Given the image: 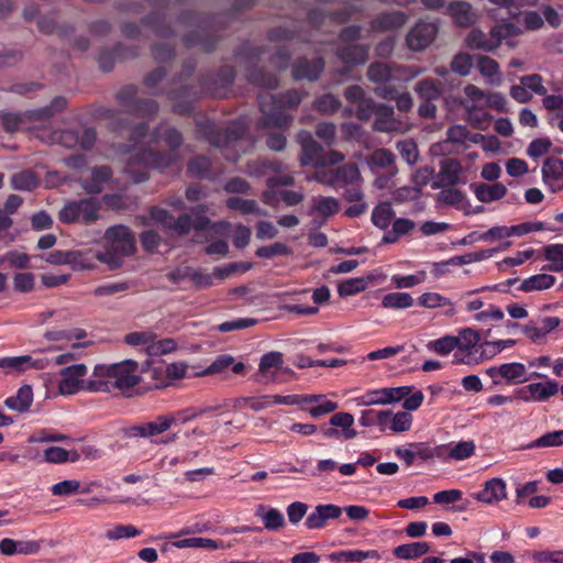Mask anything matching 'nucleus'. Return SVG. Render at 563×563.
<instances>
[{
  "label": "nucleus",
  "instance_id": "1",
  "mask_svg": "<svg viewBox=\"0 0 563 563\" xmlns=\"http://www.w3.org/2000/svg\"><path fill=\"white\" fill-rule=\"evenodd\" d=\"M153 141L158 143L163 141L169 152H159L152 148H141L132 155L125 166V173L135 184L144 183L148 179V169H165L175 164L177 161V151L184 142L183 134L173 126H165L161 123L152 133Z\"/></svg>",
  "mask_w": 563,
  "mask_h": 563
},
{
  "label": "nucleus",
  "instance_id": "2",
  "mask_svg": "<svg viewBox=\"0 0 563 563\" xmlns=\"http://www.w3.org/2000/svg\"><path fill=\"white\" fill-rule=\"evenodd\" d=\"M140 364L123 360L111 364H98L89 377L86 391L132 396V390L141 383Z\"/></svg>",
  "mask_w": 563,
  "mask_h": 563
},
{
  "label": "nucleus",
  "instance_id": "3",
  "mask_svg": "<svg viewBox=\"0 0 563 563\" xmlns=\"http://www.w3.org/2000/svg\"><path fill=\"white\" fill-rule=\"evenodd\" d=\"M234 13L203 14L194 11H185L178 22L187 27H191L184 37L183 43L187 48L198 47L205 53H211L216 49L222 37L221 31Z\"/></svg>",
  "mask_w": 563,
  "mask_h": 563
},
{
  "label": "nucleus",
  "instance_id": "4",
  "mask_svg": "<svg viewBox=\"0 0 563 563\" xmlns=\"http://www.w3.org/2000/svg\"><path fill=\"white\" fill-rule=\"evenodd\" d=\"M302 100V92L298 89H288L279 95L261 93L258 108L262 113L261 125L264 128L286 129L292 121V115L286 109H296Z\"/></svg>",
  "mask_w": 563,
  "mask_h": 563
},
{
  "label": "nucleus",
  "instance_id": "5",
  "mask_svg": "<svg viewBox=\"0 0 563 563\" xmlns=\"http://www.w3.org/2000/svg\"><path fill=\"white\" fill-rule=\"evenodd\" d=\"M245 133L246 128L240 122H232L225 129H221L210 120L196 122L197 139L205 140L211 146L221 148L225 159L231 162H236L240 157L236 146Z\"/></svg>",
  "mask_w": 563,
  "mask_h": 563
},
{
  "label": "nucleus",
  "instance_id": "6",
  "mask_svg": "<svg viewBox=\"0 0 563 563\" xmlns=\"http://www.w3.org/2000/svg\"><path fill=\"white\" fill-rule=\"evenodd\" d=\"M265 52V46H255L244 41L234 49V57L245 65L246 78L250 84L273 90L279 85L278 77L267 71L265 68L257 66Z\"/></svg>",
  "mask_w": 563,
  "mask_h": 563
},
{
  "label": "nucleus",
  "instance_id": "7",
  "mask_svg": "<svg viewBox=\"0 0 563 563\" xmlns=\"http://www.w3.org/2000/svg\"><path fill=\"white\" fill-rule=\"evenodd\" d=\"M66 107L67 99L63 96H57L49 104L38 109L26 110L23 112L1 111L0 120L3 130L8 133H13L30 123L47 121L57 113L63 112Z\"/></svg>",
  "mask_w": 563,
  "mask_h": 563
},
{
  "label": "nucleus",
  "instance_id": "8",
  "mask_svg": "<svg viewBox=\"0 0 563 563\" xmlns=\"http://www.w3.org/2000/svg\"><path fill=\"white\" fill-rule=\"evenodd\" d=\"M108 251L98 254V260L113 265L120 264V257L130 256L135 251V239L132 231L118 224L110 227L104 232Z\"/></svg>",
  "mask_w": 563,
  "mask_h": 563
},
{
  "label": "nucleus",
  "instance_id": "9",
  "mask_svg": "<svg viewBox=\"0 0 563 563\" xmlns=\"http://www.w3.org/2000/svg\"><path fill=\"white\" fill-rule=\"evenodd\" d=\"M402 67L385 62H374L367 68V78L376 84L374 93L380 99L391 100L397 96V84L401 80Z\"/></svg>",
  "mask_w": 563,
  "mask_h": 563
},
{
  "label": "nucleus",
  "instance_id": "10",
  "mask_svg": "<svg viewBox=\"0 0 563 563\" xmlns=\"http://www.w3.org/2000/svg\"><path fill=\"white\" fill-rule=\"evenodd\" d=\"M139 87L130 84L121 87L115 93L117 102L124 109V112L143 120H153L159 110V104L151 98H140Z\"/></svg>",
  "mask_w": 563,
  "mask_h": 563
},
{
  "label": "nucleus",
  "instance_id": "11",
  "mask_svg": "<svg viewBox=\"0 0 563 563\" xmlns=\"http://www.w3.org/2000/svg\"><path fill=\"white\" fill-rule=\"evenodd\" d=\"M100 208V201L93 197L71 200L60 209L58 218L66 224L80 222L89 225L99 219Z\"/></svg>",
  "mask_w": 563,
  "mask_h": 563
},
{
  "label": "nucleus",
  "instance_id": "12",
  "mask_svg": "<svg viewBox=\"0 0 563 563\" xmlns=\"http://www.w3.org/2000/svg\"><path fill=\"white\" fill-rule=\"evenodd\" d=\"M233 66L223 65L217 71H208L199 77L201 92L205 96L224 98L235 78Z\"/></svg>",
  "mask_w": 563,
  "mask_h": 563
},
{
  "label": "nucleus",
  "instance_id": "13",
  "mask_svg": "<svg viewBox=\"0 0 563 563\" xmlns=\"http://www.w3.org/2000/svg\"><path fill=\"white\" fill-rule=\"evenodd\" d=\"M165 95L173 102V112L179 115L191 114L195 110V103L205 96L200 86L196 88L191 85L169 89Z\"/></svg>",
  "mask_w": 563,
  "mask_h": 563
},
{
  "label": "nucleus",
  "instance_id": "14",
  "mask_svg": "<svg viewBox=\"0 0 563 563\" xmlns=\"http://www.w3.org/2000/svg\"><path fill=\"white\" fill-rule=\"evenodd\" d=\"M455 339L460 342L457 351L453 355V363L471 364L473 361L478 362V360L474 357V354L478 353V346L481 344L479 332L471 328H465L459 332V335H455Z\"/></svg>",
  "mask_w": 563,
  "mask_h": 563
},
{
  "label": "nucleus",
  "instance_id": "15",
  "mask_svg": "<svg viewBox=\"0 0 563 563\" xmlns=\"http://www.w3.org/2000/svg\"><path fill=\"white\" fill-rule=\"evenodd\" d=\"M526 366L522 363L512 362L504 363L499 366H490L485 369V374L492 378L494 386H498L505 382L507 385H514L527 382Z\"/></svg>",
  "mask_w": 563,
  "mask_h": 563
},
{
  "label": "nucleus",
  "instance_id": "16",
  "mask_svg": "<svg viewBox=\"0 0 563 563\" xmlns=\"http://www.w3.org/2000/svg\"><path fill=\"white\" fill-rule=\"evenodd\" d=\"M410 391V386L372 389L354 398V401L357 406L387 405L401 400Z\"/></svg>",
  "mask_w": 563,
  "mask_h": 563
},
{
  "label": "nucleus",
  "instance_id": "17",
  "mask_svg": "<svg viewBox=\"0 0 563 563\" xmlns=\"http://www.w3.org/2000/svg\"><path fill=\"white\" fill-rule=\"evenodd\" d=\"M88 369L82 363L69 365L60 369V379L58 382V390L62 395H74L79 390H86L88 379H82Z\"/></svg>",
  "mask_w": 563,
  "mask_h": 563
},
{
  "label": "nucleus",
  "instance_id": "18",
  "mask_svg": "<svg viewBox=\"0 0 563 563\" xmlns=\"http://www.w3.org/2000/svg\"><path fill=\"white\" fill-rule=\"evenodd\" d=\"M439 27L433 22L418 21L408 32L406 43L409 49L421 52L435 40Z\"/></svg>",
  "mask_w": 563,
  "mask_h": 563
},
{
  "label": "nucleus",
  "instance_id": "19",
  "mask_svg": "<svg viewBox=\"0 0 563 563\" xmlns=\"http://www.w3.org/2000/svg\"><path fill=\"white\" fill-rule=\"evenodd\" d=\"M325 68V60L322 56L308 58L307 56L297 57L291 64V76L295 80L317 81Z\"/></svg>",
  "mask_w": 563,
  "mask_h": 563
},
{
  "label": "nucleus",
  "instance_id": "20",
  "mask_svg": "<svg viewBox=\"0 0 563 563\" xmlns=\"http://www.w3.org/2000/svg\"><path fill=\"white\" fill-rule=\"evenodd\" d=\"M336 57L342 62V74H349L356 66L364 65L368 60L369 46L366 44H349L335 49Z\"/></svg>",
  "mask_w": 563,
  "mask_h": 563
},
{
  "label": "nucleus",
  "instance_id": "21",
  "mask_svg": "<svg viewBox=\"0 0 563 563\" xmlns=\"http://www.w3.org/2000/svg\"><path fill=\"white\" fill-rule=\"evenodd\" d=\"M343 509L334 504H320L307 516L305 526L309 530H320L327 527L331 520L339 519Z\"/></svg>",
  "mask_w": 563,
  "mask_h": 563
},
{
  "label": "nucleus",
  "instance_id": "22",
  "mask_svg": "<svg viewBox=\"0 0 563 563\" xmlns=\"http://www.w3.org/2000/svg\"><path fill=\"white\" fill-rule=\"evenodd\" d=\"M139 54V46L118 43L112 48L100 52L98 64L102 71H111L117 59L135 58Z\"/></svg>",
  "mask_w": 563,
  "mask_h": 563
},
{
  "label": "nucleus",
  "instance_id": "23",
  "mask_svg": "<svg viewBox=\"0 0 563 563\" xmlns=\"http://www.w3.org/2000/svg\"><path fill=\"white\" fill-rule=\"evenodd\" d=\"M173 420L166 418L165 415H159L153 421L141 422L139 424L131 426L126 430L129 438H146L152 439L161 435L170 429V422Z\"/></svg>",
  "mask_w": 563,
  "mask_h": 563
},
{
  "label": "nucleus",
  "instance_id": "24",
  "mask_svg": "<svg viewBox=\"0 0 563 563\" xmlns=\"http://www.w3.org/2000/svg\"><path fill=\"white\" fill-rule=\"evenodd\" d=\"M355 12L356 9L352 5H347L343 9L331 12H324L320 9H312L308 12L307 21L312 29L319 30L328 19L334 23L343 24L346 23Z\"/></svg>",
  "mask_w": 563,
  "mask_h": 563
},
{
  "label": "nucleus",
  "instance_id": "25",
  "mask_svg": "<svg viewBox=\"0 0 563 563\" xmlns=\"http://www.w3.org/2000/svg\"><path fill=\"white\" fill-rule=\"evenodd\" d=\"M297 140L301 146L300 163L302 166H318L322 156L323 147L313 139L308 131H300Z\"/></svg>",
  "mask_w": 563,
  "mask_h": 563
},
{
  "label": "nucleus",
  "instance_id": "26",
  "mask_svg": "<svg viewBox=\"0 0 563 563\" xmlns=\"http://www.w3.org/2000/svg\"><path fill=\"white\" fill-rule=\"evenodd\" d=\"M559 393V384L553 379L545 383H532L519 390V396L525 401H547Z\"/></svg>",
  "mask_w": 563,
  "mask_h": 563
},
{
  "label": "nucleus",
  "instance_id": "27",
  "mask_svg": "<svg viewBox=\"0 0 563 563\" xmlns=\"http://www.w3.org/2000/svg\"><path fill=\"white\" fill-rule=\"evenodd\" d=\"M462 174V165L455 158H445L441 162L440 172L437 179L432 183V188H444L446 186L453 187L460 183Z\"/></svg>",
  "mask_w": 563,
  "mask_h": 563
},
{
  "label": "nucleus",
  "instance_id": "28",
  "mask_svg": "<svg viewBox=\"0 0 563 563\" xmlns=\"http://www.w3.org/2000/svg\"><path fill=\"white\" fill-rule=\"evenodd\" d=\"M46 365L47 361L31 355L0 357V368L7 373H21L27 368L43 369Z\"/></svg>",
  "mask_w": 563,
  "mask_h": 563
},
{
  "label": "nucleus",
  "instance_id": "29",
  "mask_svg": "<svg viewBox=\"0 0 563 563\" xmlns=\"http://www.w3.org/2000/svg\"><path fill=\"white\" fill-rule=\"evenodd\" d=\"M507 496L506 483L499 477H494L485 482L483 489L473 493L472 497L485 504H495Z\"/></svg>",
  "mask_w": 563,
  "mask_h": 563
},
{
  "label": "nucleus",
  "instance_id": "30",
  "mask_svg": "<svg viewBox=\"0 0 563 563\" xmlns=\"http://www.w3.org/2000/svg\"><path fill=\"white\" fill-rule=\"evenodd\" d=\"M407 19L401 11L383 12L371 21V29L374 32L395 31L404 26Z\"/></svg>",
  "mask_w": 563,
  "mask_h": 563
},
{
  "label": "nucleus",
  "instance_id": "31",
  "mask_svg": "<svg viewBox=\"0 0 563 563\" xmlns=\"http://www.w3.org/2000/svg\"><path fill=\"white\" fill-rule=\"evenodd\" d=\"M446 13L454 23L461 27L472 26L476 21L471 3L466 1H452L446 5Z\"/></svg>",
  "mask_w": 563,
  "mask_h": 563
},
{
  "label": "nucleus",
  "instance_id": "32",
  "mask_svg": "<svg viewBox=\"0 0 563 563\" xmlns=\"http://www.w3.org/2000/svg\"><path fill=\"white\" fill-rule=\"evenodd\" d=\"M400 122L395 118L393 106L379 103L373 123L374 131L377 132H394L398 130Z\"/></svg>",
  "mask_w": 563,
  "mask_h": 563
},
{
  "label": "nucleus",
  "instance_id": "33",
  "mask_svg": "<svg viewBox=\"0 0 563 563\" xmlns=\"http://www.w3.org/2000/svg\"><path fill=\"white\" fill-rule=\"evenodd\" d=\"M542 179L545 185L550 186L553 191L561 189L555 188V184L563 179V159L556 157H547L542 165Z\"/></svg>",
  "mask_w": 563,
  "mask_h": 563
},
{
  "label": "nucleus",
  "instance_id": "34",
  "mask_svg": "<svg viewBox=\"0 0 563 563\" xmlns=\"http://www.w3.org/2000/svg\"><path fill=\"white\" fill-rule=\"evenodd\" d=\"M362 177L355 163H346L334 168V189L339 190L350 185L361 183Z\"/></svg>",
  "mask_w": 563,
  "mask_h": 563
},
{
  "label": "nucleus",
  "instance_id": "35",
  "mask_svg": "<svg viewBox=\"0 0 563 563\" xmlns=\"http://www.w3.org/2000/svg\"><path fill=\"white\" fill-rule=\"evenodd\" d=\"M439 448L443 449L440 460H455L462 461L472 456L475 452V444L473 441H461L457 443L441 444Z\"/></svg>",
  "mask_w": 563,
  "mask_h": 563
},
{
  "label": "nucleus",
  "instance_id": "36",
  "mask_svg": "<svg viewBox=\"0 0 563 563\" xmlns=\"http://www.w3.org/2000/svg\"><path fill=\"white\" fill-rule=\"evenodd\" d=\"M112 177V169L107 165L96 166L91 170L90 179L86 180L82 188L88 194H99L102 191L104 184Z\"/></svg>",
  "mask_w": 563,
  "mask_h": 563
},
{
  "label": "nucleus",
  "instance_id": "37",
  "mask_svg": "<svg viewBox=\"0 0 563 563\" xmlns=\"http://www.w3.org/2000/svg\"><path fill=\"white\" fill-rule=\"evenodd\" d=\"M476 198L484 203H489L501 199L507 194V188L501 183L488 184H476L472 186Z\"/></svg>",
  "mask_w": 563,
  "mask_h": 563
},
{
  "label": "nucleus",
  "instance_id": "38",
  "mask_svg": "<svg viewBox=\"0 0 563 563\" xmlns=\"http://www.w3.org/2000/svg\"><path fill=\"white\" fill-rule=\"evenodd\" d=\"M33 402V389L30 385L21 386L14 396L8 397L4 405L14 411L25 412Z\"/></svg>",
  "mask_w": 563,
  "mask_h": 563
},
{
  "label": "nucleus",
  "instance_id": "39",
  "mask_svg": "<svg viewBox=\"0 0 563 563\" xmlns=\"http://www.w3.org/2000/svg\"><path fill=\"white\" fill-rule=\"evenodd\" d=\"M415 227V221L407 218H397L393 221L391 230L386 231L383 235L382 243L395 244L401 236L409 234Z\"/></svg>",
  "mask_w": 563,
  "mask_h": 563
},
{
  "label": "nucleus",
  "instance_id": "40",
  "mask_svg": "<svg viewBox=\"0 0 563 563\" xmlns=\"http://www.w3.org/2000/svg\"><path fill=\"white\" fill-rule=\"evenodd\" d=\"M187 368H188L187 365L181 362L172 363V364L166 365L165 367L163 365L153 367L152 377L154 379H162L161 384L156 385V388H159V387L166 385V382L163 379L164 375L168 379H180V378L185 377Z\"/></svg>",
  "mask_w": 563,
  "mask_h": 563
},
{
  "label": "nucleus",
  "instance_id": "41",
  "mask_svg": "<svg viewBox=\"0 0 563 563\" xmlns=\"http://www.w3.org/2000/svg\"><path fill=\"white\" fill-rule=\"evenodd\" d=\"M142 24L151 27L155 35L163 38H169L175 35L174 29L166 23L165 16L158 12L150 13L142 18Z\"/></svg>",
  "mask_w": 563,
  "mask_h": 563
},
{
  "label": "nucleus",
  "instance_id": "42",
  "mask_svg": "<svg viewBox=\"0 0 563 563\" xmlns=\"http://www.w3.org/2000/svg\"><path fill=\"white\" fill-rule=\"evenodd\" d=\"M430 551V545L426 541H417L400 544L393 550V554L400 560H413L421 558Z\"/></svg>",
  "mask_w": 563,
  "mask_h": 563
},
{
  "label": "nucleus",
  "instance_id": "43",
  "mask_svg": "<svg viewBox=\"0 0 563 563\" xmlns=\"http://www.w3.org/2000/svg\"><path fill=\"white\" fill-rule=\"evenodd\" d=\"M229 367L233 374H243L245 365L242 362L235 363L234 357L231 355H219L205 371V374L212 375L225 372Z\"/></svg>",
  "mask_w": 563,
  "mask_h": 563
},
{
  "label": "nucleus",
  "instance_id": "44",
  "mask_svg": "<svg viewBox=\"0 0 563 563\" xmlns=\"http://www.w3.org/2000/svg\"><path fill=\"white\" fill-rule=\"evenodd\" d=\"M212 163L206 155H197L189 159L187 164V174L191 178L210 179Z\"/></svg>",
  "mask_w": 563,
  "mask_h": 563
},
{
  "label": "nucleus",
  "instance_id": "45",
  "mask_svg": "<svg viewBox=\"0 0 563 563\" xmlns=\"http://www.w3.org/2000/svg\"><path fill=\"white\" fill-rule=\"evenodd\" d=\"M390 416V410L366 409L361 412L358 422L363 427L378 426L380 427V430L384 431L388 424Z\"/></svg>",
  "mask_w": 563,
  "mask_h": 563
},
{
  "label": "nucleus",
  "instance_id": "46",
  "mask_svg": "<svg viewBox=\"0 0 563 563\" xmlns=\"http://www.w3.org/2000/svg\"><path fill=\"white\" fill-rule=\"evenodd\" d=\"M225 206L230 210L239 211L242 214H258L266 216V212L262 210L257 202L253 199H244L241 197L232 196L225 200Z\"/></svg>",
  "mask_w": 563,
  "mask_h": 563
},
{
  "label": "nucleus",
  "instance_id": "47",
  "mask_svg": "<svg viewBox=\"0 0 563 563\" xmlns=\"http://www.w3.org/2000/svg\"><path fill=\"white\" fill-rule=\"evenodd\" d=\"M555 277L549 274H537L521 282L518 290L530 292L536 290H545L555 284Z\"/></svg>",
  "mask_w": 563,
  "mask_h": 563
},
{
  "label": "nucleus",
  "instance_id": "48",
  "mask_svg": "<svg viewBox=\"0 0 563 563\" xmlns=\"http://www.w3.org/2000/svg\"><path fill=\"white\" fill-rule=\"evenodd\" d=\"M395 155L388 148H378L371 155L369 163L375 167L387 168L388 178L394 177L397 174V167L395 164Z\"/></svg>",
  "mask_w": 563,
  "mask_h": 563
},
{
  "label": "nucleus",
  "instance_id": "49",
  "mask_svg": "<svg viewBox=\"0 0 563 563\" xmlns=\"http://www.w3.org/2000/svg\"><path fill=\"white\" fill-rule=\"evenodd\" d=\"M415 90L419 98L426 101L437 100L442 93L441 84L434 78H424L418 81Z\"/></svg>",
  "mask_w": 563,
  "mask_h": 563
},
{
  "label": "nucleus",
  "instance_id": "50",
  "mask_svg": "<svg viewBox=\"0 0 563 563\" xmlns=\"http://www.w3.org/2000/svg\"><path fill=\"white\" fill-rule=\"evenodd\" d=\"M394 217L395 211L391 208L390 203L383 202L373 209L372 222L376 228L384 230L386 232L388 231V228L391 224Z\"/></svg>",
  "mask_w": 563,
  "mask_h": 563
},
{
  "label": "nucleus",
  "instance_id": "51",
  "mask_svg": "<svg viewBox=\"0 0 563 563\" xmlns=\"http://www.w3.org/2000/svg\"><path fill=\"white\" fill-rule=\"evenodd\" d=\"M438 200L459 210H463L465 207H471V203L466 199L464 192L456 188L442 189L438 194Z\"/></svg>",
  "mask_w": 563,
  "mask_h": 563
},
{
  "label": "nucleus",
  "instance_id": "52",
  "mask_svg": "<svg viewBox=\"0 0 563 563\" xmlns=\"http://www.w3.org/2000/svg\"><path fill=\"white\" fill-rule=\"evenodd\" d=\"M264 509V506H260V508L256 511V516L262 518L264 527L267 530L276 531L286 525L285 517L279 509L268 508L264 514H261V511Z\"/></svg>",
  "mask_w": 563,
  "mask_h": 563
},
{
  "label": "nucleus",
  "instance_id": "53",
  "mask_svg": "<svg viewBox=\"0 0 563 563\" xmlns=\"http://www.w3.org/2000/svg\"><path fill=\"white\" fill-rule=\"evenodd\" d=\"M338 211L339 201L335 198L320 196L313 199L310 214L318 213L327 219L338 213Z\"/></svg>",
  "mask_w": 563,
  "mask_h": 563
},
{
  "label": "nucleus",
  "instance_id": "54",
  "mask_svg": "<svg viewBox=\"0 0 563 563\" xmlns=\"http://www.w3.org/2000/svg\"><path fill=\"white\" fill-rule=\"evenodd\" d=\"M11 186L15 190L32 191L38 186V179L34 172L22 170L12 175Z\"/></svg>",
  "mask_w": 563,
  "mask_h": 563
},
{
  "label": "nucleus",
  "instance_id": "55",
  "mask_svg": "<svg viewBox=\"0 0 563 563\" xmlns=\"http://www.w3.org/2000/svg\"><path fill=\"white\" fill-rule=\"evenodd\" d=\"M267 37L271 42L299 40L302 43H310L311 40L307 35H301L296 29L286 26H276L268 31Z\"/></svg>",
  "mask_w": 563,
  "mask_h": 563
},
{
  "label": "nucleus",
  "instance_id": "56",
  "mask_svg": "<svg viewBox=\"0 0 563 563\" xmlns=\"http://www.w3.org/2000/svg\"><path fill=\"white\" fill-rule=\"evenodd\" d=\"M466 44L472 49H482L484 52H493L495 49V45L493 43V37L489 34H485L481 30H472L466 37Z\"/></svg>",
  "mask_w": 563,
  "mask_h": 563
},
{
  "label": "nucleus",
  "instance_id": "57",
  "mask_svg": "<svg viewBox=\"0 0 563 563\" xmlns=\"http://www.w3.org/2000/svg\"><path fill=\"white\" fill-rule=\"evenodd\" d=\"M459 342L460 341L455 339V335L446 334L440 339L429 341L427 343V349L431 352L444 356L450 354L452 351L457 350Z\"/></svg>",
  "mask_w": 563,
  "mask_h": 563
},
{
  "label": "nucleus",
  "instance_id": "58",
  "mask_svg": "<svg viewBox=\"0 0 563 563\" xmlns=\"http://www.w3.org/2000/svg\"><path fill=\"white\" fill-rule=\"evenodd\" d=\"M410 448L412 450L413 459L420 461H429L431 459L443 455L441 451L443 449L439 448V445L431 446L428 442H410Z\"/></svg>",
  "mask_w": 563,
  "mask_h": 563
},
{
  "label": "nucleus",
  "instance_id": "59",
  "mask_svg": "<svg viewBox=\"0 0 563 563\" xmlns=\"http://www.w3.org/2000/svg\"><path fill=\"white\" fill-rule=\"evenodd\" d=\"M413 305V298L408 292H389L382 299V307L387 309H406Z\"/></svg>",
  "mask_w": 563,
  "mask_h": 563
},
{
  "label": "nucleus",
  "instance_id": "60",
  "mask_svg": "<svg viewBox=\"0 0 563 563\" xmlns=\"http://www.w3.org/2000/svg\"><path fill=\"white\" fill-rule=\"evenodd\" d=\"M341 100L333 93H323L313 101V109L322 114H332L341 107Z\"/></svg>",
  "mask_w": 563,
  "mask_h": 563
},
{
  "label": "nucleus",
  "instance_id": "61",
  "mask_svg": "<svg viewBox=\"0 0 563 563\" xmlns=\"http://www.w3.org/2000/svg\"><path fill=\"white\" fill-rule=\"evenodd\" d=\"M354 423L353 415L349 412H338L330 418V424L333 427L342 428V433L345 439H354L356 431L351 427Z\"/></svg>",
  "mask_w": 563,
  "mask_h": 563
},
{
  "label": "nucleus",
  "instance_id": "62",
  "mask_svg": "<svg viewBox=\"0 0 563 563\" xmlns=\"http://www.w3.org/2000/svg\"><path fill=\"white\" fill-rule=\"evenodd\" d=\"M140 534L141 530H139L133 525H115L106 531L104 537L108 540L115 541L121 539L135 538L139 537Z\"/></svg>",
  "mask_w": 563,
  "mask_h": 563
},
{
  "label": "nucleus",
  "instance_id": "63",
  "mask_svg": "<svg viewBox=\"0 0 563 563\" xmlns=\"http://www.w3.org/2000/svg\"><path fill=\"white\" fill-rule=\"evenodd\" d=\"M396 148L404 161L409 165H415L419 158L417 143L412 139H406L396 143Z\"/></svg>",
  "mask_w": 563,
  "mask_h": 563
},
{
  "label": "nucleus",
  "instance_id": "64",
  "mask_svg": "<svg viewBox=\"0 0 563 563\" xmlns=\"http://www.w3.org/2000/svg\"><path fill=\"white\" fill-rule=\"evenodd\" d=\"M544 257L551 265L549 269L552 272L563 271V244H550L544 247Z\"/></svg>",
  "mask_w": 563,
  "mask_h": 563
}]
</instances>
